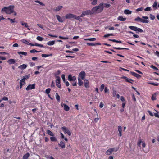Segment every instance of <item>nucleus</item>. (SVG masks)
<instances>
[{"mask_svg": "<svg viewBox=\"0 0 159 159\" xmlns=\"http://www.w3.org/2000/svg\"><path fill=\"white\" fill-rule=\"evenodd\" d=\"M103 4L100 3L98 6L93 7L91 10L92 15L93 14L99 13L103 10Z\"/></svg>", "mask_w": 159, "mask_h": 159, "instance_id": "f257e3e1", "label": "nucleus"}, {"mask_svg": "<svg viewBox=\"0 0 159 159\" xmlns=\"http://www.w3.org/2000/svg\"><path fill=\"white\" fill-rule=\"evenodd\" d=\"M137 145L141 148L142 150L145 152H148L149 150L148 148H146V145L144 142L141 139H139L137 143Z\"/></svg>", "mask_w": 159, "mask_h": 159, "instance_id": "f03ea898", "label": "nucleus"}, {"mask_svg": "<svg viewBox=\"0 0 159 159\" xmlns=\"http://www.w3.org/2000/svg\"><path fill=\"white\" fill-rule=\"evenodd\" d=\"M14 6L10 5L8 7H5L2 8L1 10L2 13L5 12L6 14H10L14 12Z\"/></svg>", "mask_w": 159, "mask_h": 159, "instance_id": "7ed1b4c3", "label": "nucleus"}, {"mask_svg": "<svg viewBox=\"0 0 159 159\" xmlns=\"http://www.w3.org/2000/svg\"><path fill=\"white\" fill-rule=\"evenodd\" d=\"M65 18L66 19L74 18L80 22H82V19L79 16L70 13L67 14L65 15Z\"/></svg>", "mask_w": 159, "mask_h": 159, "instance_id": "20e7f679", "label": "nucleus"}, {"mask_svg": "<svg viewBox=\"0 0 159 159\" xmlns=\"http://www.w3.org/2000/svg\"><path fill=\"white\" fill-rule=\"evenodd\" d=\"M148 19V17L146 16H143L142 18L138 17L134 19V20L138 22L148 23L149 22Z\"/></svg>", "mask_w": 159, "mask_h": 159, "instance_id": "39448f33", "label": "nucleus"}, {"mask_svg": "<svg viewBox=\"0 0 159 159\" xmlns=\"http://www.w3.org/2000/svg\"><path fill=\"white\" fill-rule=\"evenodd\" d=\"M89 15H92V12L90 10H87L83 11L79 17L80 18L81 17H84Z\"/></svg>", "mask_w": 159, "mask_h": 159, "instance_id": "423d86ee", "label": "nucleus"}, {"mask_svg": "<svg viewBox=\"0 0 159 159\" xmlns=\"http://www.w3.org/2000/svg\"><path fill=\"white\" fill-rule=\"evenodd\" d=\"M118 150L117 148H110L108 149L106 152V154L107 155H110L113 152H116Z\"/></svg>", "mask_w": 159, "mask_h": 159, "instance_id": "0eeeda50", "label": "nucleus"}, {"mask_svg": "<svg viewBox=\"0 0 159 159\" xmlns=\"http://www.w3.org/2000/svg\"><path fill=\"white\" fill-rule=\"evenodd\" d=\"M62 129L65 134L67 133L69 136L71 135V133L67 127L65 126L62 127Z\"/></svg>", "mask_w": 159, "mask_h": 159, "instance_id": "6e6552de", "label": "nucleus"}, {"mask_svg": "<svg viewBox=\"0 0 159 159\" xmlns=\"http://www.w3.org/2000/svg\"><path fill=\"white\" fill-rule=\"evenodd\" d=\"M56 86L59 88H61L60 84V78L59 76L56 77Z\"/></svg>", "mask_w": 159, "mask_h": 159, "instance_id": "1a4fd4ad", "label": "nucleus"}, {"mask_svg": "<svg viewBox=\"0 0 159 159\" xmlns=\"http://www.w3.org/2000/svg\"><path fill=\"white\" fill-rule=\"evenodd\" d=\"M85 73L84 71H81L80 73L78 78L82 80L84 79L85 78Z\"/></svg>", "mask_w": 159, "mask_h": 159, "instance_id": "9d476101", "label": "nucleus"}, {"mask_svg": "<svg viewBox=\"0 0 159 159\" xmlns=\"http://www.w3.org/2000/svg\"><path fill=\"white\" fill-rule=\"evenodd\" d=\"M68 80L70 81L75 82L76 81V78L74 76H72L71 75H69L68 77Z\"/></svg>", "mask_w": 159, "mask_h": 159, "instance_id": "9b49d317", "label": "nucleus"}, {"mask_svg": "<svg viewBox=\"0 0 159 159\" xmlns=\"http://www.w3.org/2000/svg\"><path fill=\"white\" fill-rule=\"evenodd\" d=\"M35 84H30L26 88V89L27 90H29L30 89H34L35 88Z\"/></svg>", "mask_w": 159, "mask_h": 159, "instance_id": "f8f14e48", "label": "nucleus"}, {"mask_svg": "<svg viewBox=\"0 0 159 159\" xmlns=\"http://www.w3.org/2000/svg\"><path fill=\"white\" fill-rule=\"evenodd\" d=\"M56 16L59 22L62 23L64 21V20L61 18L59 15H57Z\"/></svg>", "mask_w": 159, "mask_h": 159, "instance_id": "ddd939ff", "label": "nucleus"}, {"mask_svg": "<svg viewBox=\"0 0 159 159\" xmlns=\"http://www.w3.org/2000/svg\"><path fill=\"white\" fill-rule=\"evenodd\" d=\"M122 78L124 79L126 81L131 83H132V82L133 81V80H132L131 79H129L128 78L125 76H123V77H122Z\"/></svg>", "mask_w": 159, "mask_h": 159, "instance_id": "4468645a", "label": "nucleus"}, {"mask_svg": "<svg viewBox=\"0 0 159 159\" xmlns=\"http://www.w3.org/2000/svg\"><path fill=\"white\" fill-rule=\"evenodd\" d=\"M130 73L136 77L137 78H139L141 77V76L140 75H139L134 72L131 71L130 72Z\"/></svg>", "mask_w": 159, "mask_h": 159, "instance_id": "2eb2a0df", "label": "nucleus"}, {"mask_svg": "<svg viewBox=\"0 0 159 159\" xmlns=\"http://www.w3.org/2000/svg\"><path fill=\"white\" fill-rule=\"evenodd\" d=\"M63 8V6H59L56 7L54 9V10L55 11L57 12L59 11Z\"/></svg>", "mask_w": 159, "mask_h": 159, "instance_id": "dca6fc26", "label": "nucleus"}, {"mask_svg": "<svg viewBox=\"0 0 159 159\" xmlns=\"http://www.w3.org/2000/svg\"><path fill=\"white\" fill-rule=\"evenodd\" d=\"M84 84L85 87L86 88H89V81L87 79H85L84 81Z\"/></svg>", "mask_w": 159, "mask_h": 159, "instance_id": "f3484780", "label": "nucleus"}, {"mask_svg": "<svg viewBox=\"0 0 159 159\" xmlns=\"http://www.w3.org/2000/svg\"><path fill=\"white\" fill-rule=\"evenodd\" d=\"M27 67V65L26 64H23L20 66H18V68L20 69L21 70H23L25 69Z\"/></svg>", "mask_w": 159, "mask_h": 159, "instance_id": "a211bd4d", "label": "nucleus"}, {"mask_svg": "<svg viewBox=\"0 0 159 159\" xmlns=\"http://www.w3.org/2000/svg\"><path fill=\"white\" fill-rule=\"evenodd\" d=\"M118 131L119 132V135L120 137L122 136V127L121 126H119L118 127Z\"/></svg>", "mask_w": 159, "mask_h": 159, "instance_id": "6ab92c4d", "label": "nucleus"}, {"mask_svg": "<svg viewBox=\"0 0 159 159\" xmlns=\"http://www.w3.org/2000/svg\"><path fill=\"white\" fill-rule=\"evenodd\" d=\"M7 62L10 64H14L16 62V60L11 59L8 61Z\"/></svg>", "mask_w": 159, "mask_h": 159, "instance_id": "aec40b11", "label": "nucleus"}, {"mask_svg": "<svg viewBox=\"0 0 159 159\" xmlns=\"http://www.w3.org/2000/svg\"><path fill=\"white\" fill-rule=\"evenodd\" d=\"M20 23L22 26H24L26 28H27L28 30H30V29L28 27L29 26L27 23H24V22L23 21H21Z\"/></svg>", "mask_w": 159, "mask_h": 159, "instance_id": "412c9836", "label": "nucleus"}, {"mask_svg": "<svg viewBox=\"0 0 159 159\" xmlns=\"http://www.w3.org/2000/svg\"><path fill=\"white\" fill-rule=\"evenodd\" d=\"M91 2V4L93 5H95L98 2V0H89Z\"/></svg>", "mask_w": 159, "mask_h": 159, "instance_id": "4be33fe9", "label": "nucleus"}, {"mask_svg": "<svg viewBox=\"0 0 159 159\" xmlns=\"http://www.w3.org/2000/svg\"><path fill=\"white\" fill-rule=\"evenodd\" d=\"M63 105L64 106V109L66 111H68L69 110L70 107L65 104H63Z\"/></svg>", "mask_w": 159, "mask_h": 159, "instance_id": "5701e85b", "label": "nucleus"}, {"mask_svg": "<svg viewBox=\"0 0 159 159\" xmlns=\"http://www.w3.org/2000/svg\"><path fill=\"white\" fill-rule=\"evenodd\" d=\"M158 94L157 93H155L152 94V96L151 97V99L152 100H155L156 99V97L157 95Z\"/></svg>", "mask_w": 159, "mask_h": 159, "instance_id": "b1692460", "label": "nucleus"}, {"mask_svg": "<svg viewBox=\"0 0 159 159\" xmlns=\"http://www.w3.org/2000/svg\"><path fill=\"white\" fill-rule=\"evenodd\" d=\"M102 3L103 4V9L104 8V7H105L106 8H108L110 7L111 6V5L110 4H107L104 3Z\"/></svg>", "mask_w": 159, "mask_h": 159, "instance_id": "393cba45", "label": "nucleus"}, {"mask_svg": "<svg viewBox=\"0 0 159 159\" xmlns=\"http://www.w3.org/2000/svg\"><path fill=\"white\" fill-rule=\"evenodd\" d=\"M124 12L125 14H130L132 13V11L128 9H126L124 10Z\"/></svg>", "mask_w": 159, "mask_h": 159, "instance_id": "a878e982", "label": "nucleus"}, {"mask_svg": "<svg viewBox=\"0 0 159 159\" xmlns=\"http://www.w3.org/2000/svg\"><path fill=\"white\" fill-rule=\"evenodd\" d=\"M29 77V76L27 75L23 77V78L22 79H21L20 80L21 81H23V83L25 84V80H27Z\"/></svg>", "mask_w": 159, "mask_h": 159, "instance_id": "bb28decb", "label": "nucleus"}, {"mask_svg": "<svg viewBox=\"0 0 159 159\" xmlns=\"http://www.w3.org/2000/svg\"><path fill=\"white\" fill-rule=\"evenodd\" d=\"M59 145L62 148H64L65 147L64 143L62 141L60 142L59 144Z\"/></svg>", "mask_w": 159, "mask_h": 159, "instance_id": "cd10ccee", "label": "nucleus"}, {"mask_svg": "<svg viewBox=\"0 0 159 159\" xmlns=\"http://www.w3.org/2000/svg\"><path fill=\"white\" fill-rule=\"evenodd\" d=\"M117 19L118 20L124 21L126 20V18H124L122 16H119L118 17Z\"/></svg>", "mask_w": 159, "mask_h": 159, "instance_id": "c85d7f7f", "label": "nucleus"}, {"mask_svg": "<svg viewBox=\"0 0 159 159\" xmlns=\"http://www.w3.org/2000/svg\"><path fill=\"white\" fill-rule=\"evenodd\" d=\"M96 40V39L94 38H88V39H84V40L85 41L86 40H89L90 41H95Z\"/></svg>", "mask_w": 159, "mask_h": 159, "instance_id": "c756f323", "label": "nucleus"}, {"mask_svg": "<svg viewBox=\"0 0 159 159\" xmlns=\"http://www.w3.org/2000/svg\"><path fill=\"white\" fill-rule=\"evenodd\" d=\"M55 44L54 41H48L47 42V44L49 46H51L54 45Z\"/></svg>", "mask_w": 159, "mask_h": 159, "instance_id": "7c9ffc66", "label": "nucleus"}, {"mask_svg": "<svg viewBox=\"0 0 159 159\" xmlns=\"http://www.w3.org/2000/svg\"><path fill=\"white\" fill-rule=\"evenodd\" d=\"M30 156V154L27 153L23 156V159H27Z\"/></svg>", "mask_w": 159, "mask_h": 159, "instance_id": "2f4dec72", "label": "nucleus"}, {"mask_svg": "<svg viewBox=\"0 0 159 159\" xmlns=\"http://www.w3.org/2000/svg\"><path fill=\"white\" fill-rule=\"evenodd\" d=\"M78 80L79 85L80 86H81L83 84V82L81 80V79L80 78H78Z\"/></svg>", "mask_w": 159, "mask_h": 159, "instance_id": "473e14b6", "label": "nucleus"}, {"mask_svg": "<svg viewBox=\"0 0 159 159\" xmlns=\"http://www.w3.org/2000/svg\"><path fill=\"white\" fill-rule=\"evenodd\" d=\"M135 31L142 33L143 32V30L141 29L136 27Z\"/></svg>", "mask_w": 159, "mask_h": 159, "instance_id": "72a5a7b5", "label": "nucleus"}, {"mask_svg": "<svg viewBox=\"0 0 159 159\" xmlns=\"http://www.w3.org/2000/svg\"><path fill=\"white\" fill-rule=\"evenodd\" d=\"M47 133L51 136H53L54 135L53 133L49 130L47 131Z\"/></svg>", "mask_w": 159, "mask_h": 159, "instance_id": "f704fd0d", "label": "nucleus"}, {"mask_svg": "<svg viewBox=\"0 0 159 159\" xmlns=\"http://www.w3.org/2000/svg\"><path fill=\"white\" fill-rule=\"evenodd\" d=\"M114 48L117 50L129 49L128 48H124L114 47Z\"/></svg>", "mask_w": 159, "mask_h": 159, "instance_id": "c9c22d12", "label": "nucleus"}, {"mask_svg": "<svg viewBox=\"0 0 159 159\" xmlns=\"http://www.w3.org/2000/svg\"><path fill=\"white\" fill-rule=\"evenodd\" d=\"M109 40L111 41L114 42L119 43H121V41H120L116 40L115 39H109Z\"/></svg>", "mask_w": 159, "mask_h": 159, "instance_id": "e433bc0d", "label": "nucleus"}, {"mask_svg": "<svg viewBox=\"0 0 159 159\" xmlns=\"http://www.w3.org/2000/svg\"><path fill=\"white\" fill-rule=\"evenodd\" d=\"M129 28L130 29L134 31H135L136 27L131 26H129Z\"/></svg>", "mask_w": 159, "mask_h": 159, "instance_id": "4c0bfd02", "label": "nucleus"}, {"mask_svg": "<svg viewBox=\"0 0 159 159\" xmlns=\"http://www.w3.org/2000/svg\"><path fill=\"white\" fill-rule=\"evenodd\" d=\"M157 2H155L152 5V7L153 8H154L155 9H157Z\"/></svg>", "mask_w": 159, "mask_h": 159, "instance_id": "58836bf2", "label": "nucleus"}, {"mask_svg": "<svg viewBox=\"0 0 159 159\" xmlns=\"http://www.w3.org/2000/svg\"><path fill=\"white\" fill-rule=\"evenodd\" d=\"M21 41L22 42L25 44H28L29 43L25 39H22V40H21Z\"/></svg>", "mask_w": 159, "mask_h": 159, "instance_id": "ea45409f", "label": "nucleus"}, {"mask_svg": "<svg viewBox=\"0 0 159 159\" xmlns=\"http://www.w3.org/2000/svg\"><path fill=\"white\" fill-rule=\"evenodd\" d=\"M36 39L38 40L41 41H43V40L44 38L40 37V36H37V37Z\"/></svg>", "mask_w": 159, "mask_h": 159, "instance_id": "a19ab883", "label": "nucleus"}, {"mask_svg": "<svg viewBox=\"0 0 159 159\" xmlns=\"http://www.w3.org/2000/svg\"><path fill=\"white\" fill-rule=\"evenodd\" d=\"M105 85L103 84H102L100 86V90L102 92L103 91L104 89V88Z\"/></svg>", "mask_w": 159, "mask_h": 159, "instance_id": "79ce46f5", "label": "nucleus"}, {"mask_svg": "<svg viewBox=\"0 0 159 159\" xmlns=\"http://www.w3.org/2000/svg\"><path fill=\"white\" fill-rule=\"evenodd\" d=\"M18 53L19 54H22L25 56H26L27 55V52H18Z\"/></svg>", "mask_w": 159, "mask_h": 159, "instance_id": "37998d69", "label": "nucleus"}, {"mask_svg": "<svg viewBox=\"0 0 159 159\" xmlns=\"http://www.w3.org/2000/svg\"><path fill=\"white\" fill-rule=\"evenodd\" d=\"M50 139L52 141H57L56 138L53 136L50 137Z\"/></svg>", "mask_w": 159, "mask_h": 159, "instance_id": "c03bdc74", "label": "nucleus"}, {"mask_svg": "<svg viewBox=\"0 0 159 159\" xmlns=\"http://www.w3.org/2000/svg\"><path fill=\"white\" fill-rule=\"evenodd\" d=\"M51 55H52L51 54H49V55H48V54H42L41 56H42V57H48L50 56H51Z\"/></svg>", "mask_w": 159, "mask_h": 159, "instance_id": "a18cd8bd", "label": "nucleus"}, {"mask_svg": "<svg viewBox=\"0 0 159 159\" xmlns=\"http://www.w3.org/2000/svg\"><path fill=\"white\" fill-rule=\"evenodd\" d=\"M149 16L150 19L152 20H154L155 19V16H154L152 14H150V15Z\"/></svg>", "mask_w": 159, "mask_h": 159, "instance_id": "49530a36", "label": "nucleus"}, {"mask_svg": "<svg viewBox=\"0 0 159 159\" xmlns=\"http://www.w3.org/2000/svg\"><path fill=\"white\" fill-rule=\"evenodd\" d=\"M51 90V89L50 88L47 89L45 90V92L47 94H48L50 93Z\"/></svg>", "mask_w": 159, "mask_h": 159, "instance_id": "de8ad7c7", "label": "nucleus"}, {"mask_svg": "<svg viewBox=\"0 0 159 159\" xmlns=\"http://www.w3.org/2000/svg\"><path fill=\"white\" fill-rule=\"evenodd\" d=\"M113 34H105L104 35V37L105 38L108 37L110 36H113Z\"/></svg>", "mask_w": 159, "mask_h": 159, "instance_id": "09e8293b", "label": "nucleus"}, {"mask_svg": "<svg viewBox=\"0 0 159 159\" xmlns=\"http://www.w3.org/2000/svg\"><path fill=\"white\" fill-rule=\"evenodd\" d=\"M56 98L58 101H60V97L57 93H56Z\"/></svg>", "mask_w": 159, "mask_h": 159, "instance_id": "8fccbe9b", "label": "nucleus"}, {"mask_svg": "<svg viewBox=\"0 0 159 159\" xmlns=\"http://www.w3.org/2000/svg\"><path fill=\"white\" fill-rule=\"evenodd\" d=\"M34 46H36L41 47H44L43 45L40 44H38L37 43H35L34 44Z\"/></svg>", "mask_w": 159, "mask_h": 159, "instance_id": "3c124183", "label": "nucleus"}, {"mask_svg": "<svg viewBox=\"0 0 159 159\" xmlns=\"http://www.w3.org/2000/svg\"><path fill=\"white\" fill-rule=\"evenodd\" d=\"M151 7H148L144 9L145 11H151Z\"/></svg>", "mask_w": 159, "mask_h": 159, "instance_id": "603ef678", "label": "nucleus"}, {"mask_svg": "<svg viewBox=\"0 0 159 159\" xmlns=\"http://www.w3.org/2000/svg\"><path fill=\"white\" fill-rule=\"evenodd\" d=\"M35 2L36 3L39 4H40L41 5L44 6V4L43 3H42V2H40V1H39L36 0V1H35Z\"/></svg>", "mask_w": 159, "mask_h": 159, "instance_id": "864d4df0", "label": "nucleus"}, {"mask_svg": "<svg viewBox=\"0 0 159 159\" xmlns=\"http://www.w3.org/2000/svg\"><path fill=\"white\" fill-rule=\"evenodd\" d=\"M150 67L151 68H152L154 69L155 70H159L155 66H154L152 65H151V66H150Z\"/></svg>", "mask_w": 159, "mask_h": 159, "instance_id": "5fc2aeb1", "label": "nucleus"}, {"mask_svg": "<svg viewBox=\"0 0 159 159\" xmlns=\"http://www.w3.org/2000/svg\"><path fill=\"white\" fill-rule=\"evenodd\" d=\"M143 7H141L137 9H136V11L137 12H139V11H142L143 10Z\"/></svg>", "mask_w": 159, "mask_h": 159, "instance_id": "6e6d98bb", "label": "nucleus"}, {"mask_svg": "<svg viewBox=\"0 0 159 159\" xmlns=\"http://www.w3.org/2000/svg\"><path fill=\"white\" fill-rule=\"evenodd\" d=\"M38 52L39 51H36L35 49L31 50L30 51V52L32 53H35Z\"/></svg>", "mask_w": 159, "mask_h": 159, "instance_id": "4d7b16f0", "label": "nucleus"}, {"mask_svg": "<svg viewBox=\"0 0 159 159\" xmlns=\"http://www.w3.org/2000/svg\"><path fill=\"white\" fill-rule=\"evenodd\" d=\"M20 88L21 89L22 87V86L23 85H24L25 84H24L23 81H21L20 80Z\"/></svg>", "mask_w": 159, "mask_h": 159, "instance_id": "13d9d810", "label": "nucleus"}, {"mask_svg": "<svg viewBox=\"0 0 159 159\" xmlns=\"http://www.w3.org/2000/svg\"><path fill=\"white\" fill-rule=\"evenodd\" d=\"M149 84H150L152 85H154V86H158V83H154L150 82V83H149Z\"/></svg>", "mask_w": 159, "mask_h": 159, "instance_id": "bf43d9fd", "label": "nucleus"}, {"mask_svg": "<svg viewBox=\"0 0 159 159\" xmlns=\"http://www.w3.org/2000/svg\"><path fill=\"white\" fill-rule=\"evenodd\" d=\"M11 151V150L8 148H6L4 150V152L6 153L8 152H10Z\"/></svg>", "mask_w": 159, "mask_h": 159, "instance_id": "052dcab7", "label": "nucleus"}, {"mask_svg": "<svg viewBox=\"0 0 159 159\" xmlns=\"http://www.w3.org/2000/svg\"><path fill=\"white\" fill-rule=\"evenodd\" d=\"M46 158L48 159H54L52 156L50 155H47L46 156Z\"/></svg>", "mask_w": 159, "mask_h": 159, "instance_id": "680f3d73", "label": "nucleus"}, {"mask_svg": "<svg viewBox=\"0 0 159 159\" xmlns=\"http://www.w3.org/2000/svg\"><path fill=\"white\" fill-rule=\"evenodd\" d=\"M59 38L62 39H68L69 38L68 37H64L61 36H59Z\"/></svg>", "mask_w": 159, "mask_h": 159, "instance_id": "e2e57ef3", "label": "nucleus"}, {"mask_svg": "<svg viewBox=\"0 0 159 159\" xmlns=\"http://www.w3.org/2000/svg\"><path fill=\"white\" fill-rule=\"evenodd\" d=\"M155 111L156 112L154 113V115L156 117H157L158 115V112L155 110Z\"/></svg>", "mask_w": 159, "mask_h": 159, "instance_id": "0e129e2a", "label": "nucleus"}, {"mask_svg": "<svg viewBox=\"0 0 159 159\" xmlns=\"http://www.w3.org/2000/svg\"><path fill=\"white\" fill-rule=\"evenodd\" d=\"M2 100H4V101H8V98L7 97H4L2 98Z\"/></svg>", "mask_w": 159, "mask_h": 159, "instance_id": "69168bd1", "label": "nucleus"}, {"mask_svg": "<svg viewBox=\"0 0 159 159\" xmlns=\"http://www.w3.org/2000/svg\"><path fill=\"white\" fill-rule=\"evenodd\" d=\"M154 53L157 56L159 57V52L157 51H156L155 52H154Z\"/></svg>", "mask_w": 159, "mask_h": 159, "instance_id": "338daca9", "label": "nucleus"}, {"mask_svg": "<svg viewBox=\"0 0 159 159\" xmlns=\"http://www.w3.org/2000/svg\"><path fill=\"white\" fill-rule=\"evenodd\" d=\"M109 91V89L107 87H105V88L104 92H105V93H106L107 92H108Z\"/></svg>", "mask_w": 159, "mask_h": 159, "instance_id": "774afa93", "label": "nucleus"}]
</instances>
